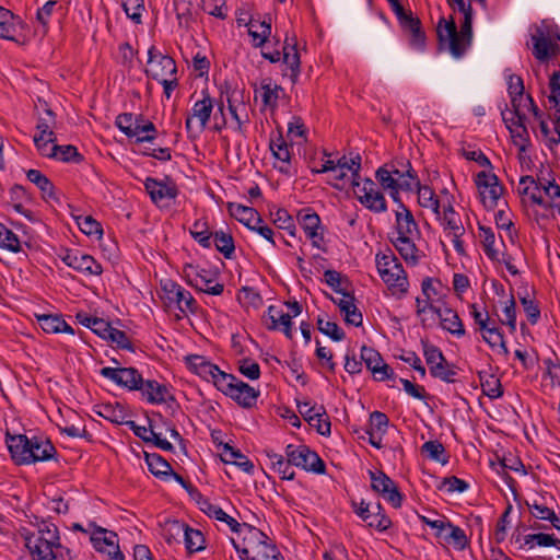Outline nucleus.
<instances>
[{
  "label": "nucleus",
  "instance_id": "obj_20",
  "mask_svg": "<svg viewBox=\"0 0 560 560\" xmlns=\"http://www.w3.org/2000/svg\"><path fill=\"white\" fill-rule=\"evenodd\" d=\"M61 259L67 266L84 275L98 276L103 271L102 266L92 256L79 255L77 250H68Z\"/></svg>",
  "mask_w": 560,
  "mask_h": 560
},
{
  "label": "nucleus",
  "instance_id": "obj_54",
  "mask_svg": "<svg viewBox=\"0 0 560 560\" xmlns=\"http://www.w3.org/2000/svg\"><path fill=\"white\" fill-rule=\"evenodd\" d=\"M325 282L337 293H341L343 296H349L342 284H349L347 277L342 276L339 271L328 269L324 272Z\"/></svg>",
  "mask_w": 560,
  "mask_h": 560
},
{
  "label": "nucleus",
  "instance_id": "obj_23",
  "mask_svg": "<svg viewBox=\"0 0 560 560\" xmlns=\"http://www.w3.org/2000/svg\"><path fill=\"white\" fill-rule=\"evenodd\" d=\"M399 25L404 33L409 36V45L417 49L422 50L425 47V32L422 28V23L418 16L412 12L399 22Z\"/></svg>",
  "mask_w": 560,
  "mask_h": 560
},
{
  "label": "nucleus",
  "instance_id": "obj_12",
  "mask_svg": "<svg viewBox=\"0 0 560 560\" xmlns=\"http://www.w3.org/2000/svg\"><path fill=\"white\" fill-rule=\"evenodd\" d=\"M143 185L152 202L161 208L168 207L170 201L174 200L178 195L175 182L168 176L164 180L147 177Z\"/></svg>",
  "mask_w": 560,
  "mask_h": 560
},
{
  "label": "nucleus",
  "instance_id": "obj_30",
  "mask_svg": "<svg viewBox=\"0 0 560 560\" xmlns=\"http://www.w3.org/2000/svg\"><path fill=\"white\" fill-rule=\"evenodd\" d=\"M395 218L398 236H412L415 232L419 231L412 212L402 202H400L398 210H396Z\"/></svg>",
  "mask_w": 560,
  "mask_h": 560
},
{
  "label": "nucleus",
  "instance_id": "obj_64",
  "mask_svg": "<svg viewBox=\"0 0 560 560\" xmlns=\"http://www.w3.org/2000/svg\"><path fill=\"white\" fill-rule=\"evenodd\" d=\"M388 424L389 419L384 412L376 410L370 413L368 427L369 430L375 431L376 433L383 435L386 433Z\"/></svg>",
  "mask_w": 560,
  "mask_h": 560
},
{
  "label": "nucleus",
  "instance_id": "obj_6",
  "mask_svg": "<svg viewBox=\"0 0 560 560\" xmlns=\"http://www.w3.org/2000/svg\"><path fill=\"white\" fill-rule=\"evenodd\" d=\"M161 292L160 298L163 300L165 307L176 306L183 314H186V312L197 313L198 304L196 300L189 291L177 282L171 279L161 281Z\"/></svg>",
  "mask_w": 560,
  "mask_h": 560
},
{
  "label": "nucleus",
  "instance_id": "obj_32",
  "mask_svg": "<svg viewBox=\"0 0 560 560\" xmlns=\"http://www.w3.org/2000/svg\"><path fill=\"white\" fill-rule=\"evenodd\" d=\"M144 459L151 474L166 480L173 474L171 464L158 453H144Z\"/></svg>",
  "mask_w": 560,
  "mask_h": 560
},
{
  "label": "nucleus",
  "instance_id": "obj_7",
  "mask_svg": "<svg viewBox=\"0 0 560 560\" xmlns=\"http://www.w3.org/2000/svg\"><path fill=\"white\" fill-rule=\"evenodd\" d=\"M202 94L203 97L194 104L185 121L189 139H195L206 129L213 110V100L207 91H202Z\"/></svg>",
  "mask_w": 560,
  "mask_h": 560
},
{
  "label": "nucleus",
  "instance_id": "obj_35",
  "mask_svg": "<svg viewBox=\"0 0 560 560\" xmlns=\"http://www.w3.org/2000/svg\"><path fill=\"white\" fill-rule=\"evenodd\" d=\"M440 322L441 327L450 334L458 338L466 335L463 322L454 310L445 307L440 314Z\"/></svg>",
  "mask_w": 560,
  "mask_h": 560
},
{
  "label": "nucleus",
  "instance_id": "obj_60",
  "mask_svg": "<svg viewBox=\"0 0 560 560\" xmlns=\"http://www.w3.org/2000/svg\"><path fill=\"white\" fill-rule=\"evenodd\" d=\"M318 330L330 337L334 341H341L345 339V331L335 322L324 320L322 317L317 318Z\"/></svg>",
  "mask_w": 560,
  "mask_h": 560
},
{
  "label": "nucleus",
  "instance_id": "obj_43",
  "mask_svg": "<svg viewBox=\"0 0 560 560\" xmlns=\"http://www.w3.org/2000/svg\"><path fill=\"white\" fill-rule=\"evenodd\" d=\"M446 526L447 533L443 534L441 538H443L445 542L452 545L455 549L464 550L469 545V540L464 529L451 522H448Z\"/></svg>",
  "mask_w": 560,
  "mask_h": 560
},
{
  "label": "nucleus",
  "instance_id": "obj_46",
  "mask_svg": "<svg viewBox=\"0 0 560 560\" xmlns=\"http://www.w3.org/2000/svg\"><path fill=\"white\" fill-rule=\"evenodd\" d=\"M98 416L104 419L116 423V424H126L128 420H126V411L124 407L119 404H103L100 406V410L97 411Z\"/></svg>",
  "mask_w": 560,
  "mask_h": 560
},
{
  "label": "nucleus",
  "instance_id": "obj_39",
  "mask_svg": "<svg viewBox=\"0 0 560 560\" xmlns=\"http://www.w3.org/2000/svg\"><path fill=\"white\" fill-rule=\"evenodd\" d=\"M482 393L490 399H498L503 395L501 381L493 374L478 372Z\"/></svg>",
  "mask_w": 560,
  "mask_h": 560
},
{
  "label": "nucleus",
  "instance_id": "obj_38",
  "mask_svg": "<svg viewBox=\"0 0 560 560\" xmlns=\"http://www.w3.org/2000/svg\"><path fill=\"white\" fill-rule=\"evenodd\" d=\"M222 460L226 464H233L240 467L243 471L252 474L254 470V464L241 453L240 450L225 444L223 446Z\"/></svg>",
  "mask_w": 560,
  "mask_h": 560
},
{
  "label": "nucleus",
  "instance_id": "obj_56",
  "mask_svg": "<svg viewBox=\"0 0 560 560\" xmlns=\"http://www.w3.org/2000/svg\"><path fill=\"white\" fill-rule=\"evenodd\" d=\"M0 247L13 253L21 250V244L15 233L0 222Z\"/></svg>",
  "mask_w": 560,
  "mask_h": 560
},
{
  "label": "nucleus",
  "instance_id": "obj_44",
  "mask_svg": "<svg viewBox=\"0 0 560 560\" xmlns=\"http://www.w3.org/2000/svg\"><path fill=\"white\" fill-rule=\"evenodd\" d=\"M261 101L266 107L276 108L278 106L279 93L283 89L271 82V79H264L260 83Z\"/></svg>",
  "mask_w": 560,
  "mask_h": 560
},
{
  "label": "nucleus",
  "instance_id": "obj_53",
  "mask_svg": "<svg viewBox=\"0 0 560 560\" xmlns=\"http://www.w3.org/2000/svg\"><path fill=\"white\" fill-rule=\"evenodd\" d=\"M421 343L423 347L425 362L430 372L432 366H439L445 362L446 359L443 352L436 346L429 343L427 340H421Z\"/></svg>",
  "mask_w": 560,
  "mask_h": 560
},
{
  "label": "nucleus",
  "instance_id": "obj_22",
  "mask_svg": "<svg viewBox=\"0 0 560 560\" xmlns=\"http://www.w3.org/2000/svg\"><path fill=\"white\" fill-rule=\"evenodd\" d=\"M518 194L523 197V202L527 200L533 205L542 207L547 205L544 197V183L540 179L535 180L533 176L525 175L520 179Z\"/></svg>",
  "mask_w": 560,
  "mask_h": 560
},
{
  "label": "nucleus",
  "instance_id": "obj_26",
  "mask_svg": "<svg viewBox=\"0 0 560 560\" xmlns=\"http://www.w3.org/2000/svg\"><path fill=\"white\" fill-rule=\"evenodd\" d=\"M199 509L207 514L209 517H213L217 521L224 522L233 533H240L242 524H240L234 517L226 514L220 506L210 502L208 498H199Z\"/></svg>",
  "mask_w": 560,
  "mask_h": 560
},
{
  "label": "nucleus",
  "instance_id": "obj_59",
  "mask_svg": "<svg viewBox=\"0 0 560 560\" xmlns=\"http://www.w3.org/2000/svg\"><path fill=\"white\" fill-rule=\"evenodd\" d=\"M368 526L375 528L378 532H385L392 526V521L385 514L381 503H377L375 511H372V518L369 520Z\"/></svg>",
  "mask_w": 560,
  "mask_h": 560
},
{
  "label": "nucleus",
  "instance_id": "obj_49",
  "mask_svg": "<svg viewBox=\"0 0 560 560\" xmlns=\"http://www.w3.org/2000/svg\"><path fill=\"white\" fill-rule=\"evenodd\" d=\"M458 371L459 369L455 364L448 363L445 360V362H443L441 365L432 366L430 374L443 382L455 383Z\"/></svg>",
  "mask_w": 560,
  "mask_h": 560
},
{
  "label": "nucleus",
  "instance_id": "obj_27",
  "mask_svg": "<svg viewBox=\"0 0 560 560\" xmlns=\"http://www.w3.org/2000/svg\"><path fill=\"white\" fill-rule=\"evenodd\" d=\"M267 456L270 468L277 472L281 479L283 480H293L295 477V471L292 468L294 464L290 460V457H287L285 454L281 455L276 453L273 450L267 448L264 451Z\"/></svg>",
  "mask_w": 560,
  "mask_h": 560
},
{
  "label": "nucleus",
  "instance_id": "obj_17",
  "mask_svg": "<svg viewBox=\"0 0 560 560\" xmlns=\"http://www.w3.org/2000/svg\"><path fill=\"white\" fill-rule=\"evenodd\" d=\"M93 547L101 552H106L110 560H125L119 550L117 534L102 527H97L91 536Z\"/></svg>",
  "mask_w": 560,
  "mask_h": 560
},
{
  "label": "nucleus",
  "instance_id": "obj_8",
  "mask_svg": "<svg viewBox=\"0 0 560 560\" xmlns=\"http://www.w3.org/2000/svg\"><path fill=\"white\" fill-rule=\"evenodd\" d=\"M284 453L298 468L318 475L326 472V465L324 460L307 445L302 444L296 446L289 444L285 446Z\"/></svg>",
  "mask_w": 560,
  "mask_h": 560
},
{
  "label": "nucleus",
  "instance_id": "obj_16",
  "mask_svg": "<svg viewBox=\"0 0 560 560\" xmlns=\"http://www.w3.org/2000/svg\"><path fill=\"white\" fill-rule=\"evenodd\" d=\"M5 443L12 460L16 465H28L34 463L31 452V439L25 434H11L7 432Z\"/></svg>",
  "mask_w": 560,
  "mask_h": 560
},
{
  "label": "nucleus",
  "instance_id": "obj_10",
  "mask_svg": "<svg viewBox=\"0 0 560 560\" xmlns=\"http://www.w3.org/2000/svg\"><path fill=\"white\" fill-rule=\"evenodd\" d=\"M357 199L362 206L375 213H382L387 210V202L384 194L377 188L375 182L365 178L363 183L359 180V186H352Z\"/></svg>",
  "mask_w": 560,
  "mask_h": 560
},
{
  "label": "nucleus",
  "instance_id": "obj_61",
  "mask_svg": "<svg viewBox=\"0 0 560 560\" xmlns=\"http://www.w3.org/2000/svg\"><path fill=\"white\" fill-rule=\"evenodd\" d=\"M38 325L47 334L60 332L62 317L60 315L43 314L36 315Z\"/></svg>",
  "mask_w": 560,
  "mask_h": 560
},
{
  "label": "nucleus",
  "instance_id": "obj_14",
  "mask_svg": "<svg viewBox=\"0 0 560 560\" xmlns=\"http://www.w3.org/2000/svg\"><path fill=\"white\" fill-rule=\"evenodd\" d=\"M148 63L150 68L145 70V73L153 80L171 78L177 73L175 60L160 52L155 46H151L148 50Z\"/></svg>",
  "mask_w": 560,
  "mask_h": 560
},
{
  "label": "nucleus",
  "instance_id": "obj_25",
  "mask_svg": "<svg viewBox=\"0 0 560 560\" xmlns=\"http://www.w3.org/2000/svg\"><path fill=\"white\" fill-rule=\"evenodd\" d=\"M503 120L513 138V142L518 147L520 152H525L529 145V133L525 126L526 116H518V119L506 118Z\"/></svg>",
  "mask_w": 560,
  "mask_h": 560
},
{
  "label": "nucleus",
  "instance_id": "obj_18",
  "mask_svg": "<svg viewBox=\"0 0 560 560\" xmlns=\"http://www.w3.org/2000/svg\"><path fill=\"white\" fill-rule=\"evenodd\" d=\"M298 221L306 236L312 241V245L319 248V242L324 238L323 232H318L324 230L319 215L312 209L305 208L298 212Z\"/></svg>",
  "mask_w": 560,
  "mask_h": 560
},
{
  "label": "nucleus",
  "instance_id": "obj_37",
  "mask_svg": "<svg viewBox=\"0 0 560 560\" xmlns=\"http://www.w3.org/2000/svg\"><path fill=\"white\" fill-rule=\"evenodd\" d=\"M283 63L290 70V79L293 83L298 81L300 74V55L296 48V44H289L288 39H285V45L283 46L282 58Z\"/></svg>",
  "mask_w": 560,
  "mask_h": 560
},
{
  "label": "nucleus",
  "instance_id": "obj_21",
  "mask_svg": "<svg viewBox=\"0 0 560 560\" xmlns=\"http://www.w3.org/2000/svg\"><path fill=\"white\" fill-rule=\"evenodd\" d=\"M138 392H141L142 397L153 405H161L175 400V397L170 393L168 387L155 380L144 381L142 378L141 388H138Z\"/></svg>",
  "mask_w": 560,
  "mask_h": 560
},
{
  "label": "nucleus",
  "instance_id": "obj_41",
  "mask_svg": "<svg viewBox=\"0 0 560 560\" xmlns=\"http://www.w3.org/2000/svg\"><path fill=\"white\" fill-rule=\"evenodd\" d=\"M421 453L429 459L441 463L442 465H446L450 459L444 445L438 440L425 442L421 446Z\"/></svg>",
  "mask_w": 560,
  "mask_h": 560
},
{
  "label": "nucleus",
  "instance_id": "obj_34",
  "mask_svg": "<svg viewBox=\"0 0 560 560\" xmlns=\"http://www.w3.org/2000/svg\"><path fill=\"white\" fill-rule=\"evenodd\" d=\"M375 178L385 190L402 188L405 191L412 190V184L409 180H399L388 171V164L378 167L375 172Z\"/></svg>",
  "mask_w": 560,
  "mask_h": 560
},
{
  "label": "nucleus",
  "instance_id": "obj_5",
  "mask_svg": "<svg viewBox=\"0 0 560 560\" xmlns=\"http://www.w3.org/2000/svg\"><path fill=\"white\" fill-rule=\"evenodd\" d=\"M557 26H552L545 21L540 25H536L534 33L530 34L533 43V56L539 61H547L556 56L559 46L555 39L560 40V34Z\"/></svg>",
  "mask_w": 560,
  "mask_h": 560
},
{
  "label": "nucleus",
  "instance_id": "obj_28",
  "mask_svg": "<svg viewBox=\"0 0 560 560\" xmlns=\"http://www.w3.org/2000/svg\"><path fill=\"white\" fill-rule=\"evenodd\" d=\"M328 296L343 314L346 324L353 325L355 327L362 326L363 316L361 311L355 306L354 296L352 294L349 293V296H343V299H335L331 295Z\"/></svg>",
  "mask_w": 560,
  "mask_h": 560
},
{
  "label": "nucleus",
  "instance_id": "obj_3",
  "mask_svg": "<svg viewBox=\"0 0 560 560\" xmlns=\"http://www.w3.org/2000/svg\"><path fill=\"white\" fill-rule=\"evenodd\" d=\"M243 526L247 528V534L243 539L244 546L241 548L231 538V542L242 560H279V550L262 530L248 524H243Z\"/></svg>",
  "mask_w": 560,
  "mask_h": 560
},
{
  "label": "nucleus",
  "instance_id": "obj_13",
  "mask_svg": "<svg viewBox=\"0 0 560 560\" xmlns=\"http://www.w3.org/2000/svg\"><path fill=\"white\" fill-rule=\"evenodd\" d=\"M371 489L384 498L393 508H400L402 494L398 487L383 470H369Z\"/></svg>",
  "mask_w": 560,
  "mask_h": 560
},
{
  "label": "nucleus",
  "instance_id": "obj_15",
  "mask_svg": "<svg viewBox=\"0 0 560 560\" xmlns=\"http://www.w3.org/2000/svg\"><path fill=\"white\" fill-rule=\"evenodd\" d=\"M100 373L116 385L128 388L129 390H138V388H141L143 377L136 368L106 366L101 369Z\"/></svg>",
  "mask_w": 560,
  "mask_h": 560
},
{
  "label": "nucleus",
  "instance_id": "obj_4",
  "mask_svg": "<svg viewBox=\"0 0 560 560\" xmlns=\"http://www.w3.org/2000/svg\"><path fill=\"white\" fill-rule=\"evenodd\" d=\"M217 389L233 399L243 408H253L260 395V392L249 384L238 380L233 374L221 375Z\"/></svg>",
  "mask_w": 560,
  "mask_h": 560
},
{
  "label": "nucleus",
  "instance_id": "obj_48",
  "mask_svg": "<svg viewBox=\"0 0 560 560\" xmlns=\"http://www.w3.org/2000/svg\"><path fill=\"white\" fill-rule=\"evenodd\" d=\"M213 241L217 250L228 259L232 258L235 252L234 238L230 233L217 231L213 233Z\"/></svg>",
  "mask_w": 560,
  "mask_h": 560
},
{
  "label": "nucleus",
  "instance_id": "obj_31",
  "mask_svg": "<svg viewBox=\"0 0 560 560\" xmlns=\"http://www.w3.org/2000/svg\"><path fill=\"white\" fill-rule=\"evenodd\" d=\"M31 445L34 463L50 460L57 454L56 447L48 439L34 436L31 439Z\"/></svg>",
  "mask_w": 560,
  "mask_h": 560
},
{
  "label": "nucleus",
  "instance_id": "obj_40",
  "mask_svg": "<svg viewBox=\"0 0 560 560\" xmlns=\"http://www.w3.org/2000/svg\"><path fill=\"white\" fill-rule=\"evenodd\" d=\"M482 339L492 348L495 349L497 347L501 349L503 354H509V349L504 341L503 332L500 330V328L495 325L494 322H492L490 325L487 326V328L481 330Z\"/></svg>",
  "mask_w": 560,
  "mask_h": 560
},
{
  "label": "nucleus",
  "instance_id": "obj_52",
  "mask_svg": "<svg viewBox=\"0 0 560 560\" xmlns=\"http://www.w3.org/2000/svg\"><path fill=\"white\" fill-rule=\"evenodd\" d=\"M441 225L445 232H460L458 229L464 228L458 214L452 205L444 207L443 215L439 218Z\"/></svg>",
  "mask_w": 560,
  "mask_h": 560
},
{
  "label": "nucleus",
  "instance_id": "obj_55",
  "mask_svg": "<svg viewBox=\"0 0 560 560\" xmlns=\"http://www.w3.org/2000/svg\"><path fill=\"white\" fill-rule=\"evenodd\" d=\"M48 118H39L36 125L38 133L35 136H43L48 138V141H57L56 135L52 131V125L55 124V114L50 108L45 110Z\"/></svg>",
  "mask_w": 560,
  "mask_h": 560
},
{
  "label": "nucleus",
  "instance_id": "obj_50",
  "mask_svg": "<svg viewBox=\"0 0 560 560\" xmlns=\"http://www.w3.org/2000/svg\"><path fill=\"white\" fill-rule=\"evenodd\" d=\"M307 422L310 425L314 427L320 435H330L331 423L324 406H318L316 412L313 415V418Z\"/></svg>",
  "mask_w": 560,
  "mask_h": 560
},
{
  "label": "nucleus",
  "instance_id": "obj_1",
  "mask_svg": "<svg viewBox=\"0 0 560 560\" xmlns=\"http://www.w3.org/2000/svg\"><path fill=\"white\" fill-rule=\"evenodd\" d=\"M462 13L464 14V21L459 32L452 16L450 21L441 18L436 26V35L440 45L447 44L451 54L455 58H459L465 54L472 39L474 10L471 4L467 3L466 10Z\"/></svg>",
  "mask_w": 560,
  "mask_h": 560
},
{
  "label": "nucleus",
  "instance_id": "obj_9",
  "mask_svg": "<svg viewBox=\"0 0 560 560\" xmlns=\"http://www.w3.org/2000/svg\"><path fill=\"white\" fill-rule=\"evenodd\" d=\"M187 283L203 293L211 295H221L224 291L223 283L215 280L217 273L207 269H198L192 265H187L184 269Z\"/></svg>",
  "mask_w": 560,
  "mask_h": 560
},
{
  "label": "nucleus",
  "instance_id": "obj_29",
  "mask_svg": "<svg viewBox=\"0 0 560 560\" xmlns=\"http://www.w3.org/2000/svg\"><path fill=\"white\" fill-rule=\"evenodd\" d=\"M173 527L177 534L183 533L185 546L189 553H195L205 549V537L199 529L191 528L187 524L173 522Z\"/></svg>",
  "mask_w": 560,
  "mask_h": 560
},
{
  "label": "nucleus",
  "instance_id": "obj_11",
  "mask_svg": "<svg viewBox=\"0 0 560 560\" xmlns=\"http://www.w3.org/2000/svg\"><path fill=\"white\" fill-rule=\"evenodd\" d=\"M475 183L483 207L487 210L494 209L504 191V187L499 183L498 176L482 171L476 175Z\"/></svg>",
  "mask_w": 560,
  "mask_h": 560
},
{
  "label": "nucleus",
  "instance_id": "obj_24",
  "mask_svg": "<svg viewBox=\"0 0 560 560\" xmlns=\"http://www.w3.org/2000/svg\"><path fill=\"white\" fill-rule=\"evenodd\" d=\"M382 280L387 284L393 294H405L408 291V279L402 265L394 264L387 272L381 276Z\"/></svg>",
  "mask_w": 560,
  "mask_h": 560
},
{
  "label": "nucleus",
  "instance_id": "obj_42",
  "mask_svg": "<svg viewBox=\"0 0 560 560\" xmlns=\"http://www.w3.org/2000/svg\"><path fill=\"white\" fill-rule=\"evenodd\" d=\"M411 236H397L396 241L393 242L395 248L401 255V257L411 265L418 264V252L416 244L411 241Z\"/></svg>",
  "mask_w": 560,
  "mask_h": 560
},
{
  "label": "nucleus",
  "instance_id": "obj_33",
  "mask_svg": "<svg viewBox=\"0 0 560 560\" xmlns=\"http://www.w3.org/2000/svg\"><path fill=\"white\" fill-rule=\"evenodd\" d=\"M228 211L231 217L244 224L246 228H252L250 224L255 219L258 222H264L260 214L252 207L243 206L241 203L229 202Z\"/></svg>",
  "mask_w": 560,
  "mask_h": 560
},
{
  "label": "nucleus",
  "instance_id": "obj_51",
  "mask_svg": "<svg viewBox=\"0 0 560 560\" xmlns=\"http://www.w3.org/2000/svg\"><path fill=\"white\" fill-rule=\"evenodd\" d=\"M544 196L547 197L544 209H555L560 214V186L555 180L544 183Z\"/></svg>",
  "mask_w": 560,
  "mask_h": 560
},
{
  "label": "nucleus",
  "instance_id": "obj_2",
  "mask_svg": "<svg viewBox=\"0 0 560 560\" xmlns=\"http://www.w3.org/2000/svg\"><path fill=\"white\" fill-rule=\"evenodd\" d=\"M23 538L32 560H57L58 551L62 549L58 527L47 521L38 524L36 533L23 534Z\"/></svg>",
  "mask_w": 560,
  "mask_h": 560
},
{
  "label": "nucleus",
  "instance_id": "obj_58",
  "mask_svg": "<svg viewBox=\"0 0 560 560\" xmlns=\"http://www.w3.org/2000/svg\"><path fill=\"white\" fill-rule=\"evenodd\" d=\"M135 130L137 132L133 137L136 143L153 142L158 136L155 125L149 120L145 124H137Z\"/></svg>",
  "mask_w": 560,
  "mask_h": 560
},
{
  "label": "nucleus",
  "instance_id": "obj_63",
  "mask_svg": "<svg viewBox=\"0 0 560 560\" xmlns=\"http://www.w3.org/2000/svg\"><path fill=\"white\" fill-rule=\"evenodd\" d=\"M361 360L371 372L378 371L376 368L384 361L378 351L366 346L361 348Z\"/></svg>",
  "mask_w": 560,
  "mask_h": 560
},
{
  "label": "nucleus",
  "instance_id": "obj_47",
  "mask_svg": "<svg viewBox=\"0 0 560 560\" xmlns=\"http://www.w3.org/2000/svg\"><path fill=\"white\" fill-rule=\"evenodd\" d=\"M71 214L75 220L78 226L84 234L97 237H101L103 235V229L101 223L97 222L93 217L83 214L77 215L74 213Z\"/></svg>",
  "mask_w": 560,
  "mask_h": 560
},
{
  "label": "nucleus",
  "instance_id": "obj_62",
  "mask_svg": "<svg viewBox=\"0 0 560 560\" xmlns=\"http://www.w3.org/2000/svg\"><path fill=\"white\" fill-rule=\"evenodd\" d=\"M122 8L127 16L136 24L142 22V12L144 11L143 0H124Z\"/></svg>",
  "mask_w": 560,
  "mask_h": 560
},
{
  "label": "nucleus",
  "instance_id": "obj_57",
  "mask_svg": "<svg viewBox=\"0 0 560 560\" xmlns=\"http://www.w3.org/2000/svg\"><path fill=\"white\" fill-rule=\"evenodd\" d=\"M480 236L485 254L491 260H498V252L494 249L495 236L491 228L479 225Z\"/></svg>",
  "mask_w": 560,
  "mask_h": 560
},
{
  "label": "nucleus",
  "instance_id": "obj_19",
  "mask_svg": "<svg viewBox=\"0 0 560 560\" xmlns=\"http://www.w3.org/2000/svg\"><path fill=\"white\" fill-rule=\"evenodd\" d=\"M186 363L190 371L207 381L211 380L215 387H218L219 378H221L220 376L226 374L224 371H221L218 365L208 361L203 355H188L186 357Z\"/></svg>",
  "mask_w": 560,
  "mask_h": 560
},
{
  "label": "nucleus",
  "instance_id": "obj_45",
  "mask_svg": "<svg viewBox=\"0 0 560 560\" xmlns=\"http://www.w3.org/2000/svg\"><path fill=\"white\" fill-rule=\"evenodd\" d=\"M50 155L62 162L80 163L83 161V155L79 153L74 145H58L54 144L50 148Z\"/></svg>",
  "mask_w": 560,
  "mask_h": 560
},
{
  "label": "nucleus",
  "instance_id": "obj_36",
  "mask_svg": "<svg viewBox=\"0 0 560 560\" xmlns=\"http://www.w3.org/2000/svg\"><path fill=\"white\" fill-rule=\"evenodd\" d=\"M26 177L27 179L35 184L40 192H42V197L45 199V200H58L57 196H56V192H55V186L54 184L50 182V179L44 175L40 171L38 170H28L26 172Z\"/></svg>",
  "mask_w": 560,
  "mask_h": 560
}]
</instances>
